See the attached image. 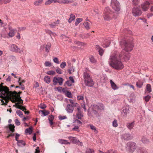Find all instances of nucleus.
<instances>
[{"mask_svg": "<svg viewBox=\"0 0 153 153\" xmlns=\"http://www.w3.org/2000/svg\"><path fill=\"white\" fill-rule=\"evenodd\" d=\"M75 107H77V113H80L82 112L81 110V107L79 106L78 104V105H77V106H75Z\"/></svg>", "mask_w": 153, "mask_h": 153, "instance_id": "50", "label": "nucleus"}, {"mask_svg": "<svg viewBox=\"0 0 153 153\" xmlns=\"http://www.w3.org/2000/svg\"><path fill=\"white\" fill-rule=\"evenodd\" d=\"M76 117L78 119H81L83 116V114L82 112L77 113L76 114Z\"/></svg>", "mask_w": 153, "mask_h": 153, "instance_id": "32", "label": "nucleus"}, {"mask_svg": "<svg viewBox=\"0 0 153 153\" xmlns=\"http://www.w3.org/2000/svg\"><path fill=\"white\" fill-rule=\"evenodd\" d=\"M43 2V0H37L35 1L33 4L35 6H39L42 4Z\"/></svg>", "mask_w": 153, "mask_h": 153, "instance_id": "22", "label": "nucleus"}, {"mask_svg": "<svg viewBox=\"0 0 153 153\" xmlns=\"http://www.w3.org/2000/svg\"><path fill=\"white\" fill-rule=\"evenodd\" d=\"M123 53V52L119 54H117V52L115 51L111 56L108 61L111 66L117 70H120L123 69L124 66L121 60L122 58L123 59L122 56Z\"/></svg>", "mask_w": 153, "mask_h": 153, "instance_id": "1", "label": "nucleus"}, {"mask_svg": "<svg viewBox=\"0 0 153 153\" xmlns=\"http://www.w3.org/2000/svg\"><path fill=\"white\" fill-rule=\"evenodd\" d=\"M39 113L40 114H42V116H45L48 115L49 114V112L48 111L40 110L39 111Z\"/></svg>", "mask_w": 153, "mask_h": 153, "instance_id": "20", "label": "nucleus"}, {"mask_svg": "<svg viewBox=\"0 0 153 153\" xmlns=\"http://www.w3.org/2000/svg\"><path fill=\"white\" fill-rule=\"evenodd\" d=\"M59 119L60 120H62L65 119H66L67 118V117L65 116H59Z\"/></svg>", "mask_w": 153, "mask_h": 153, "instance_id": "62", "label": "nucleus"}, {"mask_svg": "<svg viewBox=\"0 0 153 153\" xmlns=\"http://www.w3.org/2000/svg\"><path fill=\"white\" fill-rule=\"evenodd\" d=\"M105 153H118L117 151L116 150H113L112 149H110L108 150Z\"/></svg>", "mask_w": 153, "mask_h": 153, "instance_id": "45", "label": "nucleus"}, {"mask_svg": "<svg viewBox=\"0 0 153 153\" xmlns=\"http://www.w3.org/2000/svg\"><path fill=\"white\" fill-rule=\"evenodd\" d=\"M84 99V97L83 96L79 95L77 96V99L78 100H83Z\"/></svg>", "mask_w": 153, "mask_h": 153, "instance_id": "57", "label": "nucleus"}, {"mask_svg": "<svg viewBox=\"0 0 153 153\" xmlns=\"http://www.w3.org/2000/svg\"><path fill=\"white\" fill-rule=\"evenodd\" d=\"M43 79L44 81L48 84L49 83L51 82V79L50 77H44Z\"/></svg>", "mask_w": 153, "mask_h": 153, "instance_id": "38", "label": "nucleus"}, {"mask_svg": "<svg viewBox=\"0 0 153 153\" xmlns=\"http://www.w3.org/2000/svg\"><path fill=\"white\" fill-rule=\"evenodd\" d=\"M69 79L67 80L65 82V84L68 86H72V84L74 82V79L73 77H69Z\"/></svg>", "mask_w": 153, "mask_h": 153, "instance_id": "15", "label": "nucleus"}, {"mask_svg": "<svg viewBox=\"0 0 153 153\" xmlns=\"http://www.w3.org/2000/svg\"><path fill=\"white\" fill-rule=\"evenodd\" d=\"M111 43V41L109 40L106 39L105 42V47H108Z\"/></svg>", "mask_w": 153, "mask_h": 153, "instance_id": "43", "label": "nucleus"}, {"mask_svg": "<svg viewBox=\"0 0 153 153\" xmlns=\"http://www.w3.org/2000/svg\"><path fill=\"white\" fill-rule=\"evenodd\" d=\"M10 30V32L8 33V35L10 37H12L14 36L15 33L16 32V29H13L11 28H9Z\"/></svg>", "mask_w": 153, "mask_h": 153, "instance_id": "17", "label": "nucleus"}, {"mask_svg": "<svg viewBox=\"0 0 153 153\" xmlns=\"http://www.w3.org/2000/svg\"><path fill=\"white\" fill-rule=\"evenodd\" d=\"M73 2L72 1L66 0H62L59 1V3L60 4H69L72 3Z\"/></svg>", "mask_w": 153, "mask_h": 153, "instance_id": "30", "label": "nucleus"}, {"mask_svg": "<svg viewBox=\"0 0 153 153\" xmlns=\"http://www.w3.org/2000/svg\"><path fill=\"white\" fill-rule=\"evenodd\" d=\"M129 108L128 106H125L124 107L123 110V114H124V115H126L127 114L128 112Z\"/></svg>", "mask_w": 153, "mask_h": 153, "instance_id": "25", "label": "nucleus"}, {"mask_svg": "<svg viewBox=\"0 0 153 153\" xmlns=\"http://www.w3.org/2000/svg\"><path fill=\"white\" fill-rule=\"evenodd\" d=\"M132 13L133 15L135 16H140L142 13V11L138 7H134L133 8Z\"/></svg>", "mask_w": 153, "mask_h": 153, "instance_id": "10", "label": "nucleus"}, {"mask_svg": "<svg viewBox=\"0 0 153 153\" xmlns=\"http://www.w3.org/2000/svg\"><path fill=\"white\" fill-rule=\"evenodd\" d=\"M110 82L111 87L113 90H115L118 89V87H117L115 84L111 80Z\"/></svg>", "mask_w": 153, "mask_h": 153, "instance_id": "24", "label": "nucleus"}, {"mask_svg": "<svg viewBox=\"0 0 153 153\" xmlns=\"http://www.w3.org/2000/svg\"><path fill=\"white\" fill-rule=\"evenodd\" d=\"M10 50L13 52L18 53H20L23 52L22 50L21 49L15 44H12L9 46Z\"/></svg>", "mask_w": 153, "mask_h": 153, "instance_id": "7", "label": "nucleus"}, {"mask_svg": "<svg viewBox=\"0 0 153 153\" xmlns=\"http://www.w3.org/2000/svg\"><path fill=\"white\" fill-rule=\"evenodd\" d=\"M16 124L17 126H19L20 124V123L17 119H16L15 120Z\"/></svg>", "mask_w": 153, "mask_h": 153, "instance_id": "64", "label": "nucleus"}, {"mask_svg": "<svg viewBox=\"0 0 153 153\" xmlns=\"http://www.w3.org/2000/svg\"><path fill=\"white\" fill-rule=\"evenodd\" d=\"M68 138L73 143L76 144L77 143V141H79V140H77L76 137L70 136L68 137Z\"/></svg>", "mask_w": 153, "mask_h": 153, "instance_id": "18", "label": "nucleus"}, {"mask_svg": "<svg viewBox=\"0 0 153 153\" xmlns=\"http://www.w3.org/2000/svg\"><path fill=\"white\" fill-rule=\"evenodd\" d=\"M120 45L123 50L121 52H123L122 56L124 61H127L130 59V54L128 52L132 50L133 47V44L131 42L122 40L120 42Z\"/></svg>", "mask_w": 153, "mask_h": 153, "instance_id": "2", "label": "nucleus"}, {"mask_svg": "<svg viewBox=\"0 0 153 153\" xmlns=\"http://www.w3.org/2000/svg\"><path fill=\"white\" fill-rule=\"evenodd\" d=\"M111 6L113 9L116 11H119L120 9V6L119 2L117 0H112Z\"/></svg>", "mask_w": 153, "mask_h": 153, "instance_id": "6", "label": "nucleus"}, {"mask_svg": "<svg viewBox=\"0 0 153 153\" xmlns=\"http://www.w3.org/2000/svg\"><path fill=\"white\" fill-rule=\"evenodd\" d=\"M8 94L7 96L16 98L17 101H18V102L16 103L15 104V106L16 108L22 110L23 111L26 110V108L23 106L19 105L23 103V100L21 99V98L20 96L17 94V93L16 91H15L13 92L10 91Z\"/></svg>", "mask_w": 153, "mask_h": 153, "instance_id": "3", "label": "nucleus"}, {"mask_svg": "<svg viewBox=\"0 0 153 153\" xmlns=\"http://www.w3.org/2000/svg\"><path fill=\"white\" fill-rule=\"evenodd\" d=\"M140 0H131V4L134 6H136L139 4Z\"/></svg>", "mask_w": 153, "mask_h": 153, "instance_id": "36", "label": "nucleus"}, {"mask_svg": "<svg viewBox=\"0 0 153 153\" xmlns=\"http://www.w3.org/2000/svg\"><path fill=\"white\" fill-rule=\"evenodd\" d=\"M67 71L69 74H72L74 71V68L72 66L69 68Z\"/></svg>", "mask_w": 153, "mask_h": 153, "instance_id": "35", "label": "nucleus"}, {"mask_svg": "<svg viewBox=\"0 0 153 153\" xmlns=\"http://www.w3.org/2000/svg\"><path fill=\"white\" fill-rule=\"evenodd\" d=\"M63 79L61 77H54L53 79V82L54 85H56L57 83H59L60 85L62 84Z\"/></svg>", "mask_w": 153, "mask_h": 153, "instance_id": "12", "label": "nucleus"}, {"mask_svg": "<svg viewBox=\"0 0 153 153\" xmlns=\"http://www.w3.org/2000/svg\"><path fill=\"white\" fill-rule=\"evenodd\" d=\"M89 60L90 62L92 64L96 63L97 62L96 59L92 56H91L90 57Z\"/></svg>", "mask_w": 153, "mask_h": 153, "instance_id": "28", "label": "nucleus"}, {"mask_svg": "<svg viewBox=\"0 0 153 153\" xmlns=\"http://www.w3.org/2000/svg\"><path fill=\"white\" fill-rule=\"evenodd\" d=\"M112 16L111 11L109 7H107L105 8L103 18L105 20L108 21L111 19Z\"/></svg>", "mask_w": 153, "mask_h": 153, "instance_id": "5", "label": "nucleus"}, {"mask_svg": "<svg viewBox=\"0 0 153 153\" xmlns=\"http://www.w3.org/2000/svg\"><path fill=\"white\" fill-rule=\"evenodd\" d=\"M75 15L73 14H71L70 15V17L68 19V22L69 23H71L72 21L74 20L75 19Z\"/></svg>", "mask_w": 153, "mask_h": 153, "instance_id": "34", "label": "nucleus"}, {"mask_svg": "<svg viewBox=\"0 0 153 153\" xmlns=\"http://www.w3.org/2000/svg\"><path fill=\"white\" fill-rule=\"evenodd\" d=\"M66 95L68 98H72V96L71 92L69 91H67L66 93Z\"/></svg>", "mask_w": 153, "mask_h": 153, "instance_id": "46", "label": "nucleus"}, {"mask_svg": "<svg viewBox=\"0 0 153 153\" xmlns=\"http://www.w3.org/2000/svg\"><path fill=\"white\" fill-rule=\"evenodd\" d=\"M14 128L15 126L14 125H12V124H10L9 125V129L12 132H13L14 131Z\"/></svg>", "mask_w": 153, "mask_h": 153, "instance_id": "42", "label": "nucleus"}, {"mask_svg": "<svg viewBox=\"0 0 153 153\" xmlns=\"http://www.w3.org/2000/svg\"><path fill=\"white\" fill-rule=\"evenodd\" d=\"M56 72L59 74H62V70L59 68H57V69L56 70Z\"/></svg>", "mask_w": 153, "mask_h": 153, "instance_id": "63", "label": "nucleus"}, {"mask_svg": "<svg viewBox=\"0 0 153 153\" xmlns=\"http://www.w3.org/2000/svg\"><path fill=\"white\" fill-rule=\"evenodd\" d=\"M39 107L41 108L44 109L46 108V105L44 104H41Z\"/></svg>", "mask_w": 153, "mask_h": 153, "instance_id": "55", "label": "nucleus"}, {"mask_svg": "<svg viewBox=\"0 0 153 153\" xmlns=\"http://www.w3.org/2000/svg\"><path fill=\"white\" fill-rule=\"evenodd\" d=\"M146 90L149 92H150L152 91L151 87L150 84H147L146 86Z\"/></svg>", "mask_w": 153, "mask_h": 153, "instance_id": "41", "label": "nucleus"}, {"mask_svg": "<svg viewBox=\"0 0 153 153\" xmlns=\"http://www.w3.org/2000/svg\"><path fill=\"white\" fill-rule=\"evenodd\" d=\"M51 44L50 43H48L45 46V51L48 53V52L51 49Z\"/></svg>", "mask_w": 153, "mask_h": 153, "instance_id": "29", "label": "nucleus"}, {"mask_svg": "<svg viewBox=\"0 0 153 153\" xmlns=\"http://www.w3.org/2000/svg\"><path fill=\"white\" fill-rule=\"evenodd\" d=\"M17 144L18 146L21 147H23L25 145V142L23 140H19V141H17Z\"/></svg>", "mask_w": 153, "mask_h": 153, "instance_id": "23", "label": "nucleus"}, {"mask_svg": "<svg viewBox=\"0 0 153 153\" xmlns=\"http://www.w3.org/2000/svg\"><path fill=\"white\" fill-rule=\"evenodd\" d=\"M85 153H94V151L93 150L88 149H87Z\"/></svg>", "mask_w": 153, "mask_h": 153, "instance_id": "54", "label": "nucleus"}, {"mask_svg": "<svg viewBox=\"0 0 153 153\" xmlns=\"http://www.w3.org/2000/svg\"><path fill=\"white\" fill-rule=\"evenodd\" d=\"M91 129L95 133L97 134L98 132V131L97 130L96 127L90 124L89 125Z\"/></svg>", "mask_w": 153, "mask_h": 153, "instance_id": "27", "label": "nucleus"}, {"mask_svg": "<svg viewBox=\"0 0 153 153\" xmlns=\"http://www.w3.org/2000/svg\"><path fill=\"white\" fill-rule=\"evenodd\" d=\"M59 20H57L56 22H54L53 23L50 24L49 25L52 27H54L57 25L59 24Z\"/></svg>", "mask_w": 153, "mask_h": 153, "instance_id": "31", "label": "nucleus"}, {"mask_svg": "<svg viewBox=\"0 0 153 153\" xmlns=\"http://www.w3.org/2000/svg\"><path fill=\"white\" fill-rule=\"evenodd\" d=\"M82 21V18H77L76 20V22L75 23V25L77 26L79 23L81 22Z\"/></svg>", "mask_w": 153, "mask_h": 153, "instance_id": "37", "label": "nucleus"}, {"mask_svg": "<svg viewBox=\"0 0 153 153\" xmlns=\"http://www.w3.org/2000/svg\"><path fill=\"white\" fill-rule=\"evenodd\" d=\"M52 3V0H48L45 2V4L46 5H48Z\"/></svg>", "mask_w": 153, "mask_h": 153, "instance_id": "53", "label": "nucleus"}, {"mask_svg": "<svg viewBox=\"0 0 153 153\" xmlns=\"http://www.w3.org/2000/svg\"><path fill=\"white\" fill-rule=\"evenodd\" d=\"M3 83H1L0 85V93L4 95L6 94V96H7L10 91H9L8 88L6 86H3Z\"/></svg>", "mask_w": 153, "mask_h": 153, "instance_id": "8", "label": "nucleus"}, {"mask_svg": "<svg viewBox=\"0 0 153 153\" xmlns=\"http://www.w3.org/2000/svg\"><path fill=\"white\" fill-rule=\"evenodd\" d=\"M79 126H75L73 128H72V130L73 131H79Z\"/></svg>", "mask_w": 153, "mask_h": 153, "instance_id": "59", "label": "nucleus"}, {"mask_svg": "<svg viewBox=\"0 0 153 153\" xmlns=\"http://www.w3.org/2000/svg\"><path fill=\"white\" fill-rule=\"evenodd\" d=\"M126 145V149L130 153L134 152L137 148L136 144L133 142H129L127 143Z\"/></svg>", "mask_w": 153, "mask_h": 153, "instance_id": "4", "label": "nucleus"}, {"mask_svg": "<svg viewBox=\"0 0 153 153\" xmlns=\"http://www.w3.org/2000/svg\"><path fill=\"white\" fill-rule=\"evenodd\" d=\"M141 141L144 144H147L149 143V141L147 138L144 137H142Z\"/></svg>", "mask_w": 153, "mask_h": 153, "instance_id": "33", "label": "nucleus"}, {"mask_svg": "<svg viewBox=\"0 0 153 153\" xmlns=\"http://www.w3.org/2000/svg\"><path fill=\"white\" fill-rule=\"evenodd\" d=\"M32 131V128L31 127H29L28 128H27L25 130V132L26 133H29L30 134H31Z\"/></svg>", "mask_w": 153, "mask_h": 153, "instance_id": "39", "label": "nucleus"}, {"mask_svg": "<svg viewBox=\"0 0 153 153\" xmlns=\"http://www.w3.org/2000/svg\"><path fill=\"white\" fill-rule=\"evenodd\" d=\"M113 126L114 127H116L118 126L117 121L116 120H114L113 122Z\"/></svg>", "mask_w": 153, "mask_h": 153, "instance_id": "52", "label": "nucleus"}, {"mask_svg": "<svg viewBox=\"0 0 153 153\" xmlns=\"http://www.w3.org/2000/svg\"><path fill=\"white\" fill-rule=\"evenodd\" d=\"M134 125V122L131 123H128L126 124V126L127 128L130 130L133 128Z\"/></svg>", "mask_w": 153, "mask_h": 153, "instance_id": "19", "label": "nucleus"}, {"mask_svg": "<svg viewBox=\"0 0 153 153\" xmlns=\"http://www.w3.org/2000/svg\"><path fill=\"white\" fill-rule=\"evenodd\" d=\"M75 44L77 45H78L82 46H84L85 45V44L83 42H80L79 41H75L74 42Z\"/></svg>", "mask_w": 153, "mask_h": 153, "instance_id": "40", "label": "nucleus"}, {"mask_svg": "<svg viewBox=\"0 0 153 153\" xmlns=\"http://www.w3.org/2000/svg\"><path fill=\"white\" fill-rule=\"evenodd\" d=\"M59 142L62 144H70V143L68 142L67 140L63 139H59L58 140Z\"/></svg>", "mask_w": 153, "mask_h": 153, "instance_id": "21", "label": "nucleus"}, {"mask_svg": "<svg viewBox=\"0 0 153 153\" xmlns=\"http://www.w3.org/2000/svg\"><path fill=\"white\" fill-rule=\"evenodd\" d=\"M45 65L46 67L51 66V63L49 62L46 61L45 62Z\"/></svg>", "mask_w": 153, "mask_h": 153, "instance_id": "56", "label": "nucleus"}, {"mask_svg": "<svg viewBox=\"0 0 153 153\" xmlns=\"http://www.w3.org/2000/svg\"><path fill=\"white\" fill-rule=\"evenodd\" d=\"M149 3L147 1L144 2L141 5V7L143 10L144 11H147L149 8Z\"/></svg>", "mask_w": 153, "mask_h": 153, "instance_id": "14", "label": "nucleus"}, {"mask_svg": "<svg viewBox=\"0 0 153 153\" xmlns=\"http://www.w3.org/2000/svg\"><path fill=\"white\" fill-rule=\"evenodd\" d=\"M100 109L99 106L97 105H94L93 107L92 108V113L93 114L97 117L100 116L99 114L98 113L96 110H99Z\"/></svg>", "mask_w": 153, "mask_h": 153, "instance_id": "13", "label": "nucleus"}, {"mask_svg": "<svg viewBox=\"0 0 153 153\" xmlns=\"http://www.w3.org/2000/svg\"><path fill=\"white\" fill-rule=\"evenodd\" d=\"M122 137L124 139L126 140H129L132 138L131 134L129 133L124 134L122 135Z\"/></svg>", "mask_w": 153, "mask_h": 153, "instance_id": "16", "label": "nucleus"}, {"mask_svg": "<svg viewBox=\"0 0 153 153\" xmlns=\"http://www.w3.org/2000/svg\"><path fill=\"white\" fill-rule=\"evenodd\" d=\"M66 65V63L65 62H62L60 65V67L62 68H64Z\"/></svg>", "mask_w": 153, "mask_h": 153, "instance_id": "49", "label": "nucleus"}, {"mask_svg": "<svg viewBox=\"0 0 153 153\" xmlns=\"http://www.w3.org/2000/svg\"><path fill=\"white\" fill-rule=\"evenodd\" d=\"M75 122L77 123V124L79 126H80L82 124V123L80 120H75Z\"/></svg>", "mask_w": 153, "mask_h": 153, "instance_id": "60", "label": "nucleus"}, {"mask_svg": "<svg viewBox=\"0 0 153 153\" xmlns=\"http://www.w3.org/2000/svg\"><path fill=\"white\" fill-rule=\"evenodd\" d=\"M96 48L98 50L100 55L102 56L103 55L104 52L103 49L99 45H96Z\"/></svg>", "mask_w": 153, "mask_h": 153, "instance_id": "26", "label": "nucleus"}, {"mask_svg": "<svg viewBox=\"0 0 153 153\" xmlns=\"http://www.w3.org/2000/svg\"><path fill=\"white\" fill-rule=\"evenodd\" d=\"M16 113L20 117H22L23 114V113L21 111L19 110H17L16 111Z\"/></svg>", "mask_w": 153, "mask_h": 153, "instance_id": "44", "label": "nucleus"}, {"mask_svg": "<svg viewBox=\"0 0 153 153\" xmlns=\"http://www.w3.org/2000/svg\"><path fill=\"white\" fill-rule=\"evenodd\" d=\"M151 98V96L149 95L145 96L144 97V100L146 102H148Z\"/></svg>", "mask_w": 153, "mask_h": 153, "instance_id": "51", "label": "nucleus"}, {"mask_svg": "<svg viewBox=\"0 0 153 153\" xmlns=\"http://www.w3.org/2000/svg\"><path fill=\"white\" fill-rule=\"evenodd\" d=\"M53 61L54 62L57 63V64H59V62L58 60V59L57 58V57H55L53 59Z\"/></svg>", "mask_w": 153, "mask_h": 153, "instance_id": "61", "label": "nucleus"}, {"mask_svg": "<svg viewBox=\"0 0 153 153\" xmlns=\"http://www.w3.org/2000/svg\"><path fill=\"white\" fill-rule=\"evenodd\" d=\"M84 25L85 27L88 30L90 29L89 23L88 22H85L84 23Z\"/></svg>", "mask_w": 153, "mask_h": 153, "instance_id": "47", "label": "nucleus"}, {"mask_svg": "<svg viewBox=\"0 0 153 153\" xmlns=\"http://www.w3.org/2000/svg\"><path fill=\"white\" fill-rule=\"evenodd\" d=\"M77 105L78 103L76 102L73 105L68 104L67 105L65 110L68 113H72L74 110V107L77 106Z\"/></svg>", "mask_w": 153, "mask_h": 153, "instance_id": "9", "label": "nucleus"}, {"mask_svg": "<svg viewBox=\"0 0 153 153\" xmlns=\"http://www.w3.org/2000/svg\"><path fill=\"white\" fill-rule=\"evenodd\" d=\"M84 81L86 85L88 86H93L94 84V82L91 77H85Z\"/></svg>", "mask_w": 153, "mask_h": 153, "instance_id": "11", "label": "nucleus"}, {"mask_svg": "<svg viewBox=\"0 0 153 153\" xmlns=\"http://www.w3.org/2000/svg\"><path fill=\"white\" fill-rule=\"evenodd\" d=\"M46 73L48 75H53L55 74V72L54 71H47Z\"/></svg>", "mask_w": 153, "mask_h": 153, "instance_id": "48", "label": "nucleus"}, {"mask_svg": "<svg viewBox=\"0 0 153 153\" xmlns=\"http://www.w3.org/2000/svg\"><path fill=\"white\" fill-rule=\"evenodd\" d=\"M143 83L142 82H137L136 85L139 88H141L143 85Z\"/></svg>", "mask_w": 153, "mask_h": 153, "instance_id": "58", "label": "nucleus"}]
</instances>
